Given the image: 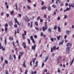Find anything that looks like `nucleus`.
I'll return each instance as SVG.
<instances>
[{
	"instance_id": "1",
	"label": "nucleus",
	"mask_w": 74,
	"mask_h": 74,
	"mask_svg": "<svg viewBox=\"0 0 74 74\" xmlns=\"http://www.w3.org/2000/svg\"><path fill=\"white\" fill-rule=\"evenodd\" d=\"M24 34H23V35L22 36V38L23 40H25V36H26V31H24Z\"/></svg>"
},
{
	"instance_id": "2",
	"label": "nucleus",
	"mask_w": 74,
	"mask_h": 74,
	"mask_svg": "<svg viewBox=\"0 0 74 74\" xmlns=\"http://www.w3.org/2000/svg\"><path fill=\"white\" fill-rule=\"evenodd\" d=\"M70 47H68L66 48V52L67 53H70Z\"/></svg>"
},
{
	"instance_id": "3",
	"label": "nucleus",
	"mask_w": 74,
	"mask_h": 74,
	"mask_svg": "<svg viewBox=\"0 0 74 74\" xmlns=\"http://www.w3.org/2000/svg\"><path fill=\"white\" fill-rule=\"evenodd\" d=\"M36 45H34V46H32V49L35 51L36 49Z\"/></svg>"
},
{
	"instance_id": "4",
	"label": "nucleus",
	"mask_w": 74,
	"mask_h": 74,
	"mask_svg": "<svg viewBox=\"0 0 74 74\" xmlns=\"http://www.w3.org/2000/svg\"><path fill=\"white\" fill-rule=\"evenodd\" d=\"M23 46L24 48L26 49V43L25 42H23Z\"/></svg>"
},
{
	"instance_id": "5",
	"label": "nucleus",
	"mask_w": 74,
	"mask_h": 74,
	"mask_svg": "<svg viewBox=\"0 0 74 74\" xmlns=\"http://www.w3.org/2000/svg\"><path fill=\"white\" fill-rule=\"evenodd\" d=\"M15 23H17V24H18V25L20 26L21 24L19 23V22H18V21H17V19H16V18H15Z\"/></svg>"
},
{
	"instance_id": "6",
	"label": "nucleus",
	"mask_w": 74,
	"mask_h": 74,
	"mask_svg": "<svg viewBox=\"0 0 74 74\" xmlns=\"http://www.w3.org/2000/svg\"><path fill=\"white\" fill-rule=\"evenodd\" d=\"M49 56H46V59L45 61V62H47V60L49 58Z\"/></svg>"
},
{
	"instance_id": "7",
	"label": "nucleus",
	"mask_w": 74,
	"mask_h": 74,
	"mask_svg": "<svg viewBox=\"0 0 74 74\" xmlns=\"http://www.w3.org/2000/svg\"><path fill=\"white\" fill-rule=\"evenodd\" d=\"M72 46V44L70 43H67L66 44V46L67 47H69V46Z\"/></svg>"
},
{
	"instance_id": "8",
	"label": "nucleus",
	"mask_w": 74,
	"mask_h": 74,
	"mask_svg": "<svg viewBox=\"0 0 74 74\" xmlns=\"http://www.w3.org/2000/svg\"><path fill=\"white\" fill-rule=\"evenodd\" d=\"M38 61H36V62L35 64L36 65H35V67H37L38 66Z\"/></svg>"
},
{
	"instance_id": "9",
	"label": "nucleus",
	"mask_w": 74,
	"mask_h": 74,
	"mask_svg": "<svg viewBox=\"0 0 74 74\" xmlns=\"http://www.w3.org/2000/svg\"><path fill=\"white\" fill-rule=\"evenodd\" d=\"M13 25V23H12V22L11 21L9 22V25L10 26H12V25Z\"/></svg>"
},
{
	"instance_id": "10",
	"label": "nucleus",
	"mask_w": 74,
	"mask_h": 74,
	"mask_svg": "<svg viewBox=\"0 0 74 74\" xmlns=\"http://www.w3.org/2000/svg\"><path fill=\"white\" fill-rule=\"evenodd\" d=\"M9 58L10 60H12V58L11 55H9Z\"/></svg>"
},
{
	"instance_id": "11",
	"label": "nucleus",
	"mask_w": 74,
	"mask_h": 74,
	"mask_svg": "<svg viewBox=\"0 0 74 74\" xmlns=\"http://www.w3.org/2000/svg\"><path fill=\"white\" fill-rule=\"evenodd\" d=\"M47 8V7H45V6H44L43 7H42L41 10H43V9H45V10Z\"/></svg>"
},
{
	"instance_id": "12",
	"label": "nucleus",
	"mask_w": 74,
	"mask_h": 74,
	"mask_svg": "<svg viewBox=\"0 0 74 74\" xmlns=\"http://www.w3.org/2000/svg\"><path fill=\"white\" fill-rule=\"evenodd\" d=\"M66 33L67 34H68V35H69V34H70V31L67 30L66 31Z\"/></svg>"
},
{
	"instance_id": "13",
	"label": "nucleus",
	"mask_w": 74,
	"mask_h": 74,
	"mask_svg": "<svg viewBox=\"0 0 74 74\" xmlns=\"http://www.w3.org/2000/svg\"><path fill=\"white\" fill-rule=\"evenodd\" d=\"M20 54L21 56V55H23V54H24V53L23 52H20Z\"/></svg>"
},
{
	"instance_id": "14",
	"label": "nucleus",
	"mask_w": 74,
	"mask_h": 74,
	"mask_svg": "<svg viewBox=\"0 0 74 74\" xmlns=\"http://www.w3.org/2000/svg\"><path fill=\"white\" fill-rule=\"evenodd\" d=\"M60 36H59L57 37V39L58 40H60Z\"/></svg>"
},
{
	"instance_id": "15",
	"label": "nucleus",
	"mask_w": 74,
	"mask_h": 74,
	"mask_svg": "<svg viewBox=\"0 0 74 74\" xmlns=\"http://www.w3.org/2000/svg\"><path fill=\"white\" fill-rule=\"evenodd\" d=\"M23 67H25V68L26 67V66L25 64V62H24V63L23 64Z\"/></svg>"
},
{
	"instance_id": "16",
	"label": "nucleus",
	"mask_w": 74,
	"mask_h": 74,
	"mask_svg": "<svg viewBox=\"0 0 74 74\" xmlns=\"http://www.w3.org/2000/svg\"><path fill=\"white\" fill-rule=\"evenodd\" d=\"M64 42V41H63V40H62L61 42H60L59 44V45H61V44H62Z\"/></svg>"
},
{
	"instance_id": "17",
	"label": "nucleus",
	"mask_w": 74,
	"mask_h": 74,
	"mask_svg": "<svg viewBox=\"0 0 74 74\" xmlns=\"http://www.w3.org/2000/svg\"><path fill=\"white\" fill-rule=\"evenodd\" d=\"M58 32H60V28L59 27H58Z\"/></svg>"
},
{
	"instance_id": "18",
	"label": "nucleus",
	"mask_w": 74,
	"mask_h": 74,
	"mask_svg": "<svg viewBox=\"0 0 74 74\" xmlns=\"http://www.w3.org/2000/svg\"><path fill=\"white\" fill-rule=\"evenodd\" d=\"M9 40H13V38L12 37H10L9 38Z\"/></svg>"
},
{
	"instance_id": "19",
	"label": "nucleus",
	"mask_w": 74,
	"mask_h": 74,
	"mask_svg": "<svg viewBox=\"0 0 74 74\" xmlns=\"http://www.w3.org/2000/svg\"><path fill=\"white\" fill-rule=\"evenodd\" d=\"M52 7L53 8H56V6L55 5L53 4L52 6Z\"/></svg>"
},
{
	"instance_id": "20",
	"label": "nucleus",
	"mask_w": 74,
	"mask_h": 74,
	"mask_svg": "<svg viewBox=\"0 0 74 74\" xmlns=\"http://www.w3.org/2000/svg\"><path fill=\"white\" fill-rule=\"evenodd\" d=\"M48 10H49V11H50L51 10V8L50 6L48 7Z\"/></svg>"
},
{
	"instance_id": "21",
	"label": "nucleus",
	"mask_w": 74,
	"mask_h": 74,
	"mask_svg": "<svg viewBox=\"0 0 74 74\" xmlns=\"http://www.w3.org/2000/svg\"><path fill=\"white\" fill-rule=\"evenodd\" d=\"M3 48V47L1 46V43H0V49H2V48Z\"/></svg>"
},
{
	"instance_id": "22",
	"label": "nucleus",
	"mask_w": 74,
	"mask_h": 74,
	"mask_svg": "<svg viewBox=\"0 0 74 74\" xmlns=\"http://www.w3.org/2000/svg\"><path fill=\"white\" fill-rule=\"evenodd\" d=\"M5 27H8V24H7V23H6L5 25Z\"/></svg>"
},
{
	"instance_id": "23",
	"label": "nucleus",
	"mask_w": 74,
	"mask_h": 74,
	"mask_svg": "<svg viewBox=\"0 0 74 74\" xmlns=\"http://www.w3.org/2000/svg\"><path fill=\"white\" fill-rule=\"evenodd\" d=\"M35 25H36V26L38 25V23H37V22H35Z\"/></svg>"
},
{
	"instance_id": "24",
	"label": "nucleus",
	"mask_w": 74,
	"mask_h": 74,
	"mask_svg": "<svg viewBox=\"0 0 74 74\" xmlns=\"http://www.w3.org/2000/svg\"><path fill=\"white\" fill-rule=\"evenodd\" d=\"M5 74H9V73H8V71L6 70L5 71Z\"/></svg>"
},
{
	"instance_id": "25",
	"label": "nucleus",
	"mask_w": 74,
	"mask_h": 74,
	"mask_svg": "<svg viewBox=\"0 0 74 74\" xmlns=\"http://www.w3.org/2000/svg\"><path fill=\"white\" fill-rule=\"evenodd\" d=\"M53 50H55V49H56V46H53Z\"/></svg>"
},
{
	"instance_id": "26",
	"label": "nucleus",
	"mask_w": 74,
	"mask_h": 74,
	"mask_svg": "<svg viewBox=\"0 0 74 74\" xmlns=\"http://www.w3.org/2000/svg\"><path fill=\"white\" fill-rule=\"evenodd\" d=\"M57 29V26L56 25L54 26V30H56Z\"/></svg>"
},
{
	"instance_id": "27",
	"label": "nucleus",
	"mask_w": 74,
	"mask_h": 74,
	"mask_svg": "<svg viewBox=\"0 0 74 74\" xmlns=\"http://www.w3.org/2000/svg\"><path fill=\"white\" fill-rule=\"evenodd\" d=\"M28 41V42L29 44H30V39H27Z\"/></svg>"
},
{
	"instance_id": "28",
	"label": "nucleus",
	"mask_w": 74,
	"mask_h": 74,
	"mask_svg": "<svg viewBox=\"0 0 74 74\" xmlns=\"http://www.w3.org/2000/svg\"><path fill=\"white\" fill-rule=\"evenodd\" d=\"M42 29L43 32H44V31H45V27H42Z\"/></svg>"
},
{
	"instance_id": "29",
	"label": "nucleus",
	"mask_w": 74,
	"mask_h": 74,
	"mask_svg": "<svg viewBox=\"0 0 74 74\" xmlns=\"http://www.w3.org/2000/svg\"><path fill=\"white\" fill-rule=\"evenodd\" d=\"M32 26H33V22H31V25H30L31 27H32Z\"/></svg>"
},
{
	"instance_id": "30",
	"label": "nucleus",
	"mask_w": 74,
	"mask_h": 74,
	"mask_svg": "<svg viewBox=\"0 0 74 74\" xmlns=\"http://www.w3.org/2000/svg\"><path fill=\"white\" fill-rule=\"evenodd\" d=\"M25 17H26V18H25V21H26V22H27V19H28V17H27V16H25Z\"/></svg>"
},
{
	"instance_id": "31",
	"label": "nucleus",
	"mask_w": 74,
	"mask_h": 74,
	"mask_svg": "<svg viewBox=\"0 0 74 74\" xmlns=\"http://www.w3.org/2000/svg\"><path fill=\"white\" fill-rule=\"evenodd\" d=\"M48 32H51V29L50 28H49L48 29Z\"/></svg>"
},
{
	"instance_id": "32",
	"label": "nucleus",
	"mask_w": 74,
	"mask_h": 74,
	"mask_svg": "<svg viewBox=\"0 0 74 74\" xmlns=\"http://www.w3.org/2000/svg\"><path fill=\"white\" fill-rule=\"evenodd\" d=\"M14 11H12L10 12V14L11 15H12V14H14Z\"/></svg>"
},
{
	"instance_id": "33",
	"label": "nucleus",
	"mask_w": 74,
	"mask_h": 74,
	"mask_svg": "<svg viewBox=\"0 0 74 74\" xmlns=\"http://www.w3.org/2000/svg\"><path fill=\"white\" fill-rule=\"evenodd\" d=\"M7 29H8V28L7 27H5V32H7Z\"/></svg>"
},
{
	"instance_id": "34",
	"label": "nucleus",
	"mask_w": 74,
	"mask_h": 74,
	"mask_svg": "<svg viewBox=\"0 0 74 74\" xmlns=\"http://www.w3.org/2000/svg\"><path fill=\"white\" fill-rule=\"evenodd\" d=\"M51 52H53V47H52L51 48Z\"/></svg>"
},
{
	"instance_id": "35",
	"label": "nucleus",
	"mask_w": 74,
	"mask_h": 74,
	"mask_svg": "<svg viewBox=\"0 0 74 74\" xmlns=\"http://www.w3.org/2000/svg\"><path fill=\"white\" fill-rule=\"evenodd\" d=\"M58 73H60V69H58Z\"/></svg>"
},
{
	"instance_id": "36",
	"label": "nucleus",
	"mask_w": 74,
	"mask_h": 74,
	"mask_svg": "<svg viewBox=\"0 0 74 74\" xmlns=\"http://www.w3.org/2000/svg\"><path fill=\"white\" fill-rule=\"evenodd\" d=\"M30 38H31V40H33L34 39H33V36H31Z\"/></svg>"
},
{
	"instance_id": "37",
	"label": "nucleus",
	"mask_w": 74,
	"mask_h": 74,
	"mask_svg": "<svg viewBox=\"0 0 74 74\" xmlns=\"http://www.w3.org/2000/svg\"><path fill=\"white\" fill-rule=\"evenodd\" d=\"M5 62L6 64H8V61H7V60H5Z\"/></svg>"
},
{
	"instance_id": "38",
	"label": "nucleus",
	"mask_w": 74,
	"mask_h": 74,
	"mask_svg": "<svg viewBox=\"0 0 74 74\" xmlns=\"http://www.w3.org/2000/svg\"><path fill=\"white\" fill-rule=\"evenodd\" d=\"M5 44L6 45L7 44V40L6 39H5Z\"/></svg>"
},
{
	"instance_id": "39",
	"label": "nucleus",
	"mask_w": 74,
	"mask_h": 74,
	"mask_svg": "<svg viewBox=\"0 0 74 74\" xmlns=\"http://www.w3.org/2000/svg\"><path fill=\"white\" fill-rule=\"evenodd\" d=\"M43 35V33L41 32V33L40 34V36L41 37H42Z\"/></svg>"
},
{
	"instance_id": "40",
	"label": "nucleus",
	"mask_w": 74,
	"mask_h": 74,
	"mask_svg": "<svg viewBox=\"0 0 74 74\" xmlns=\"http://www.w3.org/2000/svg\"><path fill=\"white\" fill-rule=\"evenodd\" d=\"M0 59H1V61H3V58L2 57H1Z\"/></svg>"
},
{
	"instance_id": "41",
	"label": "nucleus",
	"mask_w": 74,
	"mask_h": 74,
	"mask_svg": "<svg viewBox=\"0 0 74 74\" xmlns=\"http://www.w3.org/2000/svg\"><path fill=\"white\" fill-rule=\"evenodd\" d=\"M32 40L34 44H35V42H34V39H32Z\"/></svg>"
},
{
	"instance_id": "42",
	"label": "nucleus",
	"mask_w": 74,
	"mask_h": 74,
	"mask_svg": "<svg viewBox=\"0 0 74 74\" xmlns=\"http://www.w3.org/2000/svg\"><path fill=\"white\" fill-rule=\"evenodd\" d=\"M58 58L60 60H61V59H62V57L60 56L58 57Z\"/></svg>"
},
{
	"instance_id": "43",
	"label": "nucleus",
	"mask_w": 74,
	"mask_h": 74,
	"mask_svg": "<svg viewBox=\"0 0 74 74\" xmlns=\"http://www.w3.org/2000/svg\"><path fill=\"white\" fill-rule=\"evenodd\" d=\"M67 15H64V18L65 19H66V18H67Z\"/></svg>"
},
{
	"instance_id": "44",
	"label": "nucleus",
	"mask_w": 74,
	"mask_h": 74,
	"mask_svg": "<svg viewBox=\"0 0 74 74\" xmlns=\"http://www.w3.org/2000/svg\"><path fill=\"white\" fill-rule=\"evenodd\" d=\"M57 19L58 21H59V20L60 19V16H59L58 18Z\"/></svg>"
},
{
	"instance_id": "45",
	"label": "nucleus",
	"mask_w": 74,
	"mask_h": 74,
	"mask_svg": "<svg viewBox=\"0 0 74 74\" xmlns=\"http://www.w3.org/2000/svg\"><path fill=\"white\" fill-rule=\"evenodd\" d=\"M45 30H46L47 29H48V27L47 26H46L45 28Z\"/></svg>"
},
{
	"instance_id": "46",
	"label": "nucleus",
	"mask_w": 74,
	"mask_h": 74,
	"mask_svg": "<svg viewBox=\"0 0 74 74\" xmlns=\"http://www.w3.org/2000/svg\"><path fill=\"white\" fill-rule=\"evenodd\" d=\"M70 10V8H67L66 9V11H69Z\"/></svg>"
},
{
	"instance_id": "47",
	"label": "nucleus",
	"mask_w": 74,
	"mask_h": 74,
	"mask_svg": "<svg viewBox=\"0 0 74 74\" xmlns=\"http://www.w3.org/2000/svg\"><path fill=\"white\" fill-rule=\"evenodd\" d=\"M27 70H26L25 72V74H27Z\"/></svg>"
},
{
	"instance_id": "48",
	"label": "nucleus",
	"mask_w": 74,
	"mask_h": 74,
	"mask_svg": "<svg viewBox=\"0 0 74 74\" xmlns=\"http://www.w3.org/2000/svg\"><path fill=\"white\" fill-rule=\"evenodd\" d=\"M27 8L29 10H30V7L29 6H28L27 7Z\"/></svg>"
},
{
	"instance_id": "49",
	"label": "nucleus",
	"mask_w": 74,
	"mask_h": 74,
	"mask_svg": "<svg viewBox=\"0 0 74 74\" xmlns=\"http://www.w3.org/2000/svg\"><path fill=\"white\" fill-rule=\"evenodd\" d=\"M40 22H43V21H42V19H40Z\"/></svg>"
},
{
	"instance_id": "50",
	"label": "nucleus",
	"mask_w": 74,
	"mask_h": 74,
	"mask_svg": "<svg viewBox=\"0 0 74 74\" xmlns=\"http://www.w3.org/2000/svg\"><path fill=\"white\" fill-rule=\"evenodd\" d=\"M44 63H43L42 64V67H44Z\"/></svg>"
},
{
	"instance_id": "51",
	"label": "nucleus",
	"mask_w": 74,
	"mask_h": 74,
	"mask_svg": "<svg viewBox=\"0 0 74 74\" xmlns=\"http://www.w3.org/2000/svg\"><path fill=\"white\" fill-rule=\"evenodd\" d=\"M18 59H21V55H19L18 56Z\"/></svg>"
},
{
	"instance_id": "52",
	"label": "nucleus",
	"mask_w": 74,
	"mask_h": 74,
	"mask_svg": "<svg viewBox=\"0 0 74 74\" xmlns=\"http://www.w3.org/2000/svg\"><path fill=\"white\" fill-rule=\"evenodd\" d=\"M51 40L52 41H53V38H51Z\"/></svg>"
},
{
	"instance_id": "53",
	"label": "nucleus",
	"mask_w": 74,
	"mask_h": 74,
	"mask_svg": "<svg viewBox=\"0 0 74 74\" xmlns=\"http://www.w3.org/2000/svg\"><path fill=\"white\" fill-rule=\"evenodd\" d=\"M27 1L29 3H31V1L30 0H27Z\"/></svg>"
},
{
	"instance_id": "54",
	"label": "nucleus",
	"mask_w": 74,
	"mask_h": 74,
	"mask_svg": "<svg viewBox=\"0 0 74 74\" xmlns=\"http://www.w3.org/2000/svg\"><path fill=\"white\" fill-rule=\"evenodd\" d=\"M20 30H21V29H19V28L17 29V31L18 32H19V31H20Z\"/></svg>"
},
{
	"instance_id": "55",
	"label": "nucleus",
	"mask_w": 74,
	"mask_h": 74,
	"mask_svg": "<svg viewBox=\"0 0 74 74\" xmlns=\"http://www.w3.org/2000/svg\"><path fill=\"white\" fill-rule=\"evenodd\" d=\"M18 25H14V27H17Z\"/></svg>"
},
{
	"instance_id": "56",
	"label": "nucleus",
	"mask_w": 74,
	"mask_h": 74,
	"mask_svg": "<svg viewBox=\"0 0 74 74\" xmlns=\"http://www.w3.org/2000/svg\"><path fill=\"white\" fill-rule=\"evenodd\" d=\"M40 19V16H39L38 17L37 19L38 20H39V19Z\"/></svg>"
},
{
	"instance_id": "57",
	"label": "nucleus",
	"mask_w": 74,
	"mask_h": 74,
	"mask_svg": "<svg viewBox=\"0 0 74 74\" xmlns=\"http://www.w3.org/2000/svg\"><path fill=\"white\" fill-rule=\"evenodd\" d=\"M42 5H44V2L43 1H42Z\"/></svg>"
},
{
	"instance_id": "58",
	"label": "nucleus",
	"mask_w": 74,
	"mask_h": 74,
	"mask_svg": "<svg viewBox=\"0 0 74 74\" xmlns=\"http://www.w3.org/2000/svg\"><path fill=\"white\" fill-rule=\"evenodd\" d=\"M60 5H61V6H63V3H62L60 4Z\"/></svg>"
},
{
	"instance_id": "59",
	"label": "nucleus",
	"mask_w": 74,
	"mask_h": 74,
	"mask_svg": "<svg viewBox=\"0 0 74 74\" xmlns=\"http://www.w3.org/2000/svg\"><path fill=\"white\" fill-rule=\"evenodd\" d=\"M3 14H4V13H3V12H2L1 13V15H2V16H3Z\"/></svg>"
},
{
	"instance_id": "60",
	"label": "nucleus",
	"mask_w": 74,
	"mask_h": 74,
	"mask_svg": "<svg viewBox=\"0 0 74 74\" xmlns=\"http://www.w3.org/2000/svg\"><path fill=\"white\" fill-rule=\"evenodd\" d=\"M42 54H41L40 55V58H41V57H42Z\"/></svg>"
},
{
	"instance_id": "61",
	"label": "nucleus",
	"mask_w": 74,
	"mask_h": 74,
	"mask_svg": "<svg viewBox=\"0 0 74 74\" xmlns=\"http://www.w3.org/2000/svg\"><path fill=\"white\" fill-rule=\"evenodd\" d=\"M72 29H74V26L73 25L72 26Z\"/></svg>"
},
{
	"instance_id": "62",
	"label": "nucleus",
	"mask_w": 74,
	"mask_h": 74,
	"mask_svg": "<svg viewBox=\"0 0 74 74\" xmlns=\"http://www.w3.org/2000/svg\"><path fill=\"white\" fill-rule=\"evenodd\" d=\"M30 23H29L28 22V26L29 27V26H30Z\"/></svg>"
},
{
	"instance_id": "63",
	"label": "nucleus",
	"mask_w": 74,
	"mask_h": 74,
	"mask_svg": "<svg viewBox=\"0 0 74 74\" xmlns=\"http://www.w3.org/2000/svg\"><path fill=\"white\" fill-rule=\"evenodd\" d=\"M6 15L7 17H9V14H7Z\"/></svg>"
},
{
	"instance_id": "64",
	"label": "nucleus",
	"mask_w": 74,
	"mask_h": 74,
	"mask_svg": "<svg viewBox=\"0 0 74 74\" xmlns=\"http://www.w3.org/2000/svg\"><path fill=\"white\" fill-rule=\"evenodd\" d=\"M14 58L15 59H16V57L15 56V54H14Z\"/></svg>"
}]
</instances>
